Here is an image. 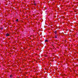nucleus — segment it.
<instances>
[{
  "instance_id": "obj_1",
  "label": "nucleus",
  "mask_w": 78,
  "mask_h": 78,
  "mask_svg": "<svg viewBox=\"0 0 78 78\" xmlns=\"http://www.w3.org/2000/svg\"><path fill=\"white\" fill-rule=\"evenodd\" d=\"M9 36V34L7 33L6 34V37H8V36Z\"/></svg>"
},
{
  "instance_id": "obj_2",
  "label": "nucleus",
  "mask_w": 78,
  "mask_h": 78,
  "mask_svg": "<svg viewBox=\"0 0 78 78\" xmlns=\"http://www.w3.org/2000/svg\"><path fill=\"white\" fill-rule=\"evenodd\" d=\"M57 37H58V36H57V35H55V38H57Z\"/></svg>"
},
{
  "instance_id": "obj_3",
  "label": "nucleus",
  "mask_w": 78,
  "mask_h": 78,
  "mask_svg": "<svg viewBox=\"0 0 78 78\" xmlns=\"http://www.w3.org/2000/svg\"><path fill=\"white\" fill-rule=\"evenodd\" d=\"M45 42H48V40H46L45 41Z\"/></svg>"
},
{
  "instance_id": "obj_4",
  "label": "nucleus",
  "mask_w": 78,
  "mask_h": 78,
  "mask_svg": "<svg viewBox=\"0 0 78 78\" xmlns=\"http://www.w3.org/2000/svg\"><path fill=\"white\" fill-rule=\"evenodd\" d=\"M12 75H10V78H12Z\"/></svg>"
},
{
  "instance_id": "obj_5",
  "label": "nucleus",
  "mask_w": 78,
  "mask_h": 78,
  "mask_svg": "<svg viewBox=\"0 0 78 78\" xmlns=\"http://www.w3.org/2000/svg\"><path fill=\"white\" fill-rule=\"evenodd\" d=\"M55 34H56V31H55Z\"/></svg>"
},
{
  "instance_id": "obj_6",
  "label": "nucleus",
  "mask_w": 78,
  "mask_h": 78,
  "mask_svg": "<svg viewBox=\"0 0 78 78\" xmlns=\"http://www.w3.org/2000/svg\"><path fill=\"white\" fill-rule=\"evenodd\" d=\"M1 29L2 30H3V27H2L1 28Z\"/></svg>"
},
{
  "instance_id": "obj_7",
  "label": "nucleus",
  "mask_w": 78,
  "mask_h": 78,
  "mask_svg": "<svg viewBox=\"0 0 78 78\" xmlns=\"http://www.w3.org/2000/svg\"><path fill=\"white\" fill-rule=\"evenodd\" d=\"M18 20H19L18 19H17L16 21V22H18Z\"/></svg>"
},
{
  "instance_id": "obj_8",
  "label": "nucleus",
  "mask_w": 78,
  "mask_h": 78,
  "mask_svg": "<svg viewBox=\"0 0 78 78\" xmlns=\"http://www.w3.org/2000/svg\"><path fill=\"white\" fill-rule=\"evenodd\" d=\"M34 5L36 6V4H34Z\"/></svg>"
}]
</instances>
